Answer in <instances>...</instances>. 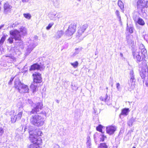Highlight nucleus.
<instances>
[{
  "label": "nucleus",
  "mask_w": 148,
  "mask_h": 148,
  "mask_svg": "<svg viewBox=\"0 0 148 148\" xmlns=\"http://www.w3.org/2000/svg\"><path fill=\"white\" fill-rule=\"evenodd\" d=\"M30 121L33 125L38 127H40L44 124L45 119L41 116L36 115L32 116L30 119Z\"/></svg>",
  "instance_id": "nucleus-1"
},
{
  "label": "nucleus",
  "mask_w": 148,
  "mask_h": 148,
  "mask_svg": "<svg viewBox=\"0 0 148 148\" xmlns=\"http://www.w3.org/2000/svg\"><path fill=\"white\" fill-rule=\"evenodd\" d=\"M14 86L20 93H27L28 92L29 90L28 86L22 83L18 78L15 80Z\"/></svg>",
  "instance_id": "nucleus-2"
},
{
  "label": "nucleus",
  "mask_w": 148,
  "mask_h": 148,
  "mask_svg": "<svg viewBox=\"0 0 148 148\" xmlns=\"http://www.w3.org/2000/svg\"><path fill=\"white\" fill-rule=\"evenodd\" d=\"M34 134H32V131H29L30 134V140L33 143V144L39 145L42 143L41 139L40 138H37V136L40 135L41 132L38 131L37 130H35Z\"/></svg>",
  "instance_id": "nucleus-3"
},
{
  "label": "nucleus",
  "mask_w": 148,
  "mask_h": 148,
  "mask_svg": "<svg viewBox=\"0 0 148 148\" xmlns=\"http://www.w3.org/2000/svg\"><path fill=\"white\" fill-rule=\"evenodd\" d=\"M24 103H18V106H19V108H20L21 109L18 110L17 114H15L14 116L11 117V121L12 123H14L17 120H19L21 119L23 114V108L24 106Z\"/></svg>",
  "instance_id": "nucleus-4"
},
{
  "label": "nucleus",
  "mask_w": 148,
  "mask_h": 148,
  "mask_svg": "<svg viewBox=\"0 0 148 148\" xmlns=\"http://www.w3.org/2000/svg\"><path fill=\"white\" fill-rule=\"evenodd\" d=\"M88 27V25L85 24L81 26L78 29L76 36V38L78 39V42L82 41L85 37L84 33Z\"/></svg>",
  "instance_id": "nucleus-5"
},
{
  "label": "nucleus",
  "mask_w": 148,
  "mask_h": 148,
  "mask_svg": "<svg viewBox=\"0 0 148 148\" xmlns=\"http://www.w3.org/2000/svg\"><path fill=\"white\" fill-rule=\"evenodd\" d=\"M10 35L13 36L14 39L16 40H19L20 42H17V45L21 47L23 46V42L21 40V36L20 34V32L17 30H11L10 32Z\"/></svg>",
  "instance_id": "nucleus-6"
},
{
  "label": "nucleus",
  "mask_w": 148,
  "mask_h": 148,
  "mask_svg": "<svg viewBox=\"0 0 148 148\" xmlns=\"http://www.w3.org/2000/svg\"><path fill=\"white\" fill-rule=\"evenodd\" d=\"M137 7L140 11H143V10L144 8L148 7V1L145 0H138L137 2Z\"/></svg>",
  "instance_id": "nucleus-7"
},
{
  "label": "nucleus",
  "mask_w": 148,
  "mask_h": 148,
  "mask_svg": "<svg viewBox=\"0 0 148 148\" xmlns=\"http://www.w3.org/2000/svg\"><path fill=\"white\" fill-rule=\"evenodd\" d=\"M32 106L33 107V109L30 113L31 114H34L41 110L43 108V105L42 102H38L35 104L33 103Z\"/></svg>",
  "instance_id": "nucleus-8"
},
{
  "label": "nucleus",
  "mask_w": 148,
  "mask_h": 148,
  "mask_svg": "<svg viewBox=\"0 0 148 148\" xmlns=\"http://www.w3.org/2000/svg\"><path fill=\"white\" fill-rule=\"evenodd\" d=\"M76 26L74 24H71L69 26L68 28L65 32L66 34L68 36L72 35L75 32Z\"/></svg>",
  "instance_id": "nucleus-9"
},
{
  "label": "nucleus",
  "mask_w": 148,
  "mask_h": 148,
  "mask_svg": "<svg viewBox=\"0 0 148 148\" xmlns=\"http://www.w3.org/2000/svg\"><path fill=\"white\" fill-rule=\"evenodd\" d=\"M133 55L134 58L136 59L137 61L139 62L141 61L146 56L141 54V52L137 51L133 52Z\"/></svg>",
  "instance_id": "nucleus-10"
},
{
  "label": "nucleus",
  "mask_w": 148,
  "mask_h": 148,
  "mask_svg": "<svg viewBox=\"0 0 148 148\" xmlns=\"http://www.w3.org/2000/svg\"><path fill=\"white\" fill-rule=\"evenodd\" d=\"M140 75L143 79H144L146 76L148 75V69L147 65L145 64L142 66V69L140 73Z\"/></svg>",
  "instance_id": "nucleus-11"
},
{
  "label": "nucleus",
  "mask_w": 148,
  "mask_h": 148,
  "mask_svg": "<svg viewBox=\"0 0 148 148\" xmlns=\"http://www.w3.org/2000/svg\"><path fill=\"white\" fill-rule=\"evenodd\" d=\"M33 75L34 78V82L39 83L42 82V77L40 74L35 72L33 74Z\"/></svg>",
  "instance_id": "nucleus-12"
},
{
  "label": "nucleus",
  "mask_w": 148,
  "mask_h": 148,
  "mask_svg": "<svg viewBox=\"0 0 148 148\" xmlns=\"http://www.w3.org/2000/svg\"><path fill=\"white\" fill-rule=\"evenodd\" d=\"M116 127L115 126L112 125L108 126L106 127V132L110 135L113 134L116 131Z\"/></svg>",
  "instance_id": "nucleus-13"
},
{
  "label": "nucleus",
  "mask_w": 148,
  "mask_h": 148,
  "mask_svg": "<svg viewBox=\"0 0 148 148\" xmlns=\"http://www.w3.org/2000/svg\"><path fill=\"white\" fill-rule=\"evenodd\" d=\"M49 16L50 19L53 21L56 20V18H59L60 17L59 14L55 11L51 12L49 14Z\"/></svg>",
  "instance_id": "nucleus-14"
},
{
  "label": "nucleus",
  "mask_w": 148,
  "mask_h": 148,
  "mask_svg": "<svg viewBox=\"0 0 148 148\" xmlns=\"http://www.w3.org/2000/svg\"><path fill=\"white\" fill-rule=\"evenodd\" d=\"M4 12L6 14L10 12L11 10L12 7L8 2H6L4 5Z\"/></svg>",
  "instance_id": "nucleus-15"
},
{
  "label": "nucleus",
  "mask_w": 148,
  "mask_h": 148,
  "mask_svg": "<svg viewBox=\"0 0 148 148\" xmlns=\"http://www.w3.org/2000/svg\"><path fill=\"white\" fill-rule=\"evenodd\" d=\"M129 87L128 88V90L131 91L134 90L135 86V79H130L129 82Z\"/></svg>",
  "instance_id": "nucleus-16"
},
{
  "label": "nucleus",
  "mask_w": 148,
  "mask_h": 148,
  "mask_svg": "<svg viewBox=\"0 0 148 148\" xmlns=\"http://www.w3.org/2000/svg\"><path fill=\"white\" fill-rule=\"evenodd\" d=\"M31 44L28 46L26 50L25 54L26 55H29L32 51L34 48L36 46L33 43H30Z\"/></svg>",
  "instance_id": "nucleus-17"
},
{
  "label": "nucleus",
  "mask_w": 148,
  "mask_h": 148,
  "mask_svg": "<svg viewBox=\"0 0 148 148\" xmlns=\"http://www.w3.org/2000/svg\"><path fill=\"white\" fill-rule=\"evenodd\" d=\"M103 126L101 125H99L98 126L96 127V130L97 131L101 132L102 134H101V137L100 138V140L103 141L104 140V138H106V136H105L102 132V128Z\"/></svg>",
  "instance_id": "nucleus-18"
},
{
  "label": "nucleus",
  "mask_w": 148,
  "mask_h": 148,
  "mask_svg": "<svg viewBox=\"0 0 148 148\" xmlns=\"http://www.w3.org/2000/svg\"><path fill=\"white\" fill-rule=\"evenodd\" d=\"M100 99L103 101H104L106 102L107 104L108 105L111 104L112 101L110 99V97H108L107 94L105 98H103V97H99Z\"/></svg>",
  "instance_id": "nucleus-19"
},
{
  "label": "nucleus",
  "mask_w": 148,
  "mask_h": 148,
  "mask_svg": "<svg viewBox=\"0 0 148 148\" xmlns=\"http://www.w3.org/2000/svg\"><path fill=\"white\" fill-rule=\"evenodd\" d=\"M139 51L141 52V54L143 55H146L147 54V51L145 48L144 45L143 44H140L139 45Z\"/></svg>",
  "instance_id": "nucleus-20"
},
{
  "label": "nucleus",
  "mask_w": 148,
  "mask_h": 148,
  "mask_svg": "<svg viewBox=\"0 0 148 148\" xmlns=\"http://www.w3.org/2000/svg\"><path fill=\"white\" fill-rule=\"evenodd\" d=\"M64 33V31L62 30L58 31L55 35V37L57 39H59L63 35Z\"/></svg>",
  "instance_id": "nucleus-21"
},
{
  "label": "nucleus",
  "mask_w": 148,
  "mask_h": 148,
  "mask_svg": "<svg viewBox=\"0 0 148 148\" xmlns=\"http://www.w3.org/2000/svg\"><path fill=\"white\" fill-rule=\"evenodd\" d=\"M38 83L35 82L34 81L32 83L30 86V88L32 89L33 92H36L37 87V84Z\"/></svg>",
  "instance_id": "nucleus-22"
},
{
  "label": "nucleus",
  "mask_w": 148,
  "mask_h": 148,
  "mask_svg": "<svg viewBox=\"0 0 148 148\" xmlns=\"http://www.w3.org/2000/svg\"><path fill=\"white\" fill-rule=\"evenodd\" d=\"M129 112V108H124L122 110L121 112L120 115V117L121 118L122 115L124 116L127 115L128 114Z\"/></svg>",
  "instance_id": "nucleus-23"
},
{
  "label": "nucleus",
  "mask_w": 148,
  "mask_h": 148,
  "mask_svg": "<svg viewBox=\"0 0 148 148\" xmlns=\"http://www.w3.org/2000/svg\"><path fill=\"white\" fill-rule=\"evenodd\" d=\"M40 67V66L38 64H34L31 66V68L29 69V70L31 71L36 69L39 70Z\"/></svg>",
  "instance_id": "nucleus-24"
},
{
  "label": "nucleus",
  "mask_w": 148,
  "mask_h": 148,
  "mask_svg": "<svg viewBox=\"0 0 148 148\" xmlns=\"http://www.w3.org/2000/svg\"><path fill=\"white\" fill-rule=\"evenodd\" d=\"M132 36L129 35H127L126 36V41L129 45H130L133 42L132 40Z\"/></svg>",
  "instance_id": "nucleus-25"
},
{
  "label": "nucleus",
  "mask_w": 148,
  "mask_h": 148,
  "mask_svg": "<svg viewBox=\"0 0 148 148\" xmlns=\"http://www.w3.org/2000/svg\"><path fill=\"white\" fill-rule=\"evenodd\" d=\"M20 31L22 34L25 36L27 34V30L26 28L23 27H21L20 28Z\"/></svg>",
  "instance_id": "nucleus-26"
},
{
  "label": "nucleus",
  "mask_w": 148,
  "mask_h": 148,
  "mask_svg": "<svg viewBox=\"0 0 148 148\" xmlns=\"http://www.w3.org/2000/svg\"><path fill=\"white\" fill-rule=\"evenodd\" d=\"M7 35H3L0 40V47H1L5 40Z\"/></svg>",
  "instance_id": "nucleus-27"
},
{
  "label": "nucleus",
  "mask_w": 148,
  "mask_h": 148,
  "mask_svg": "<svg viewBox=\"0 0 148 148\" xmlns=\"http://www.w3.org/2000/svg\"><path fill=\"white\" fill-rule=\"evenodd\" d=\"M138 23L141 25H143L145 24V23L143 19L141 18H138L137 21Z\"/></svg>",
  "instance_id": "nucleus-28"
},
{
  "label": "nucleus",
  "mask_w": 148,
  "mask_h": 148,
  "mask_svg": "<svg viewBox=\"0 0 148 148\" xmlns=\"http://www.w3.org/2000/svg\"><path fill=\"white\" fill-rule=\"evenodd\" d=\"M118 4L121 9L122 10H123L124 8V5L123 2L121 1H119L118 2Z\"/></svg>",
  "instance_id": "nucleus-29"
},
{
  "label": "nucleus",
  "mask_w": 148,
  "mask_h": 148,
  "mask_svg": "<svg viewBox=\"0 0 148 148\" xmlns=\"http://www.w3.org/2000/svg\"><path fill=\"white\" fill-rule=\"evenodd\" d=\"M23 16L26 18L30 19L32 17L31 15L29 13L24 14Z\"/></svg>",
  "instance_id": "nucleus-30"
},
{
  "label": "nucleus",
  "mask_w": 148,
  "mask_h": 148,
  "mask_svg": "<svg viewBox=\"0 0 148 148\" xmlns=\"http://www.w3.org/2000/svg\"><path fill=\"white\" fill-rule=\"evenodd\" d=\"M70 64L74 68H77L79 64L78 62L77 61L73 63L71 62L70 63Z\"/></svg>",
  "instance_id": "nucleus-31"
},
{
  "label": "nucleus",
  "mask_w": 148,
  "mask_h": 148,
  "mask_svg": "<svg viewBox=\"0 0 148 148\" xmlns=\"http://www.w3.org/2000/svg\"><path fill=\"white\" fill-rule=\"evenodd\" d=\"M53 2L54 5L56 7H57L60 4L59 0H53Z\"/></svg>",
  "instance_id": "nucleus-32"
},
{
  "label": "nucleus",
  "mask_w": 148,
  "mask_h": 148,
  "mask_svg": "<svg viewBox=\"0 0 148 148\" xmlns=\"http://www.w3.org/2000/svg\"><path fill=\"white\" fill-rule=\"evenodd\" d=\"M128 24H127V29H129V32L130 33H132L133 32V28L132 25H131L129 27H128Z\"/></svg>",
  "instance_id": "nucleus-33"
},
{
  "label": "nucleus",
  "mask_w": 148,
  "mask_h": 148,
  "mask_svg": "<svg viewBox=\"0 0 148 148\" xmlns=\"http://www.w3.org/2000/svg\"><path fill=\"white\" fill-rule=\"evenodd\" d=\"M87 145L89 147L91 145V143L90 141V138L89 136H88L87 138Z\"/></svg>",
  "instance_id": "nucleus-34"
},
{
  "label": "nucleus",
  "mask_w": 148,
  "mask_h": 148,
  "mask_svg": "<svg viewBox=\"0 0 148 148\" xmlns=\"http://www.w3.org/2000/svg\"><path fill=\"white\" fill-rule=\"evenodd\" d=\"M38 145L35 144H32L29 146V148H41Z\"/></svg>",
  "instance_id": "nucleus-35"
},
{
  "label": "nucleus",
  "mask_w": 148,
  "mask_h": 148,
  "mask_svg": "<svg viewBox=\"0 0 148 148\" xmlns=\"http://www.w3.org/2000/svg\"><path fill=\"white\" fill-rule=\"evenodd\" d=\"M116 88L118 91H121V87L120 84L119 83L116 84Z\"/></svg>",
  "instance_id": "nucleus-36"
},
{
  "label": "nucleus",
  "mask_w": 148,
  "mask_h": 148,
  "mask_svg": "<svg viewBox=\"0 0 148 148\" xmlns=\"http://www.w3.org/2000/svg\"><path fill=\"white\" fill-rule=\"evenodd\" d=\"M130 79H135L134 75V72L133 70H131L130 71Z\"/></svg>",
  "instance_id": "nucleus-37"
},
{
  "label": "nucleus",
  "mask_w": 148,
  "mask_h": 148,
  "mask_svg": "<svg viewBox=\"0 0 148 148\" xmlns=\"http://www.w3.org/2000/svg\"><path fill=\"white\" fill-rule=\"evenodd\" d=\"M54 23H51L49 24L48 26L46 27V29L47 30H49L52 27V25H53Z\"/></svg>",
  "instance_id": "nucleus-38"
},
{
  "label": "nucleus",
  "mask_w": 148,
  "mask_h": 148,
  "mask_svg": "<svg viewBox=\"0 0 148 148\" xmlns=\"http://www.w3.org/2000/svg\"><path fill=\"white\" fill-rule=\"evenodd\" d=\"M107 147L105 144H100L98 148H107Z\"/></svg>",
  "instance_id": "nucleus-39"
},
{
  "label": "nucleus",
  "mask_w": 148,
  "mask_h": 148,
  "mask_svg": "<svg viewBox=\"0 0 148 148\" xmlns=\"http://www.w3.org/2000/svg\"><path fill=\"white\" fill-rule=\"evenodd\" d=\"M80 51V50L78 49H75V51L73 54L74 56H75L78 54Z\"/></svg>",
  "instance_id": "nucleus-40"
},
{
  "label": "nucleus",
  "mask_w": 148,
  "mask_h": 148,
  "mask_svg": "<svg viewBox=\"0 0 148 148\" xmlns=\"http://www.w3.org/2000/svg\"><path fill=\"white\" fill-rule=\"evenodd\" d=\"M116 15L117 16L118 18L120 19L121 16L120 15V12L118 10H116L115 12Z\"/></svg>",
  "instance_id": "nucleus-41"
},
{
  "label": "nucleus",
  "mask_w": 148,
  "mask_h": 148,
  "mask_svg": "<svg viewBox=\"0 0 148 148\" xmlns=\"http://www.w3.org/2000/svg\"><path fill=\"white\" fill-rule=\"evenodd\" d=\"M12 36L13 37V36ZM13 38H9L8 39V41L9 42V43H12L13 42Z\"/></svg>",
  "instance_id": "nucleus-42"
},
{
  "label": "nucleus",
  "mask_w": 148,
  "mask_h": 148,
  "mask_svg": "<svg viewBox=\"0 0 148 148\" xmlns=\"http://www.w3.org/2000/svg\"><path fill=\"white\" fill-rule=\"evenodd\" d=\"M18 25H19V23L17 22H15V23H13L12 25V27H14L16 26H17Z\"/></svg>",
  "instance_id": "nucleus-43"
},
{
  "label": "nucleus",
  "mask_w": 148,
  "mask_h": 148,
  "mask_svg": "<svg viewBox=\"0 0 148 148\" xmlns=\"http://www.w3.org/2000/svg\"><path fill=\"white\" fill-rule=\"evenodd\" d=\"M73 86L72 89L73 90H76L78 89V87H77V85H74V86L73 85H72Z\"/></svg>",
  "instance_id": "nucleus-44"
},
{
  "label": "nucleus",
  "mask_w": 148,
  "mask_h": 148,
  "mask_svg": "<svg viewBox=\"0 0 148 148\" xmlns=\"http://www.w3.org/2000/svg\"><path fill=\"white\" fill-rule=\"evenodd\" d=\"M4 148H13V146L11 145H8L5 147Z\"/></svg>",
  "instance_id": "nucleus-45"
},
{
  "label": "nucleus",
  "mask_w": 148,
  "mask_h": 148,
  "mask_svg": "<svg viewBox=\"0 0 148 148\" xmlns=\"http://www.w3.org/2000/svg\"><path fill=\"white\" fill-rule=\"evenodd\" d=\"M27 103H28L29 104L31 105L32 106L33 104V102L32 100L29 99H27Z\"/></svg>",
  "instance_id": "nucleus-46"
},
{
  "label": "nucleus",
  "mask_w": 148,
  "mask_h": 148,
  "mask_svg": "<svg viewBox=\"0 0 148 148\" xmlns=\"http://www.w3.org/2000/svg\"><path fill=\"white\" fill-rule=\"evenodd\" d=\"M3 132V129L1 127H0V136L2 135Z\"/></svg>",
  "instance_id": "nucleus-47"
},
{
  "label": "nucleus",
  "mask_w": 148,
  "mask_h": 148,
  "mask_svg": "<svg viewBox=\"0 0 148 148\" xmlns=\"http://www.w3.org/2000/svg\"><path fill=\"white\" fill-rule=\"evenodd\" d=\"M14 79V77H11V79L9 82V84H11V83L13 81V79Z\"/></svg>",
  "instance_id": "nucleus-48"
},
{
  "label": "nucleus",
  "mask_w": 148,
  "mask_h": 148,
  "mask_svg": "<svg viewBox=\"0 0 148 148\" xmlns=\"http://www.w3.org/2000/svg\"><path fill=\"white\" fill-rule=\"evenodd\" d=\"M53 148H61L58 145H55L54 146Z\"/></svg>",
  "instance_id": "nucleus-49"
},
{
  "label": "nucleus",
  "mask_w": 148,
  "mask_h": 148,
  "mask_svg": "<svg viewBox=\"0 0 148 148\" xmlns=\"http://www.w3.org/2000/svg\"><path fill=\"white\" fill-rule=\"evenodd\" d=\"M22 0V1L23 3H27V2H28L29 1V0Z\"/></svg>",
  "instance_id": "nucleus-50"
},
{
  "label": "nucleus",
  "mask_w": 148,
  "mask_h": 148,
  "mask_svg": "<svg viewBox=\"0 0 148 148\" xmlns=\"http://www.w3.org/2000/svg\"><path fill=\"white\" fill-rule=\"evenodd\" d=\"M97 133H96L94 135V138H96V137H97Z\"/></svg>",
  "instance_id": "nucleus-51"
},
{
  "label": "nucleus",
  "mask_w": 148,
  "mask_h": 148,
  "mask_svg": "<svg viewBox=\"0 0 148 148\" xmlns=\"http://www.w3.org/2000/svg\"><path fill=\"white\" fill-rule=\"evenodd\" d=\"M34 39L35 40H37V39H38V37H37V36H34Z\"/></svg>",
  "instance_id": "nucleus-52"
},
{
  "label": "nucleus",
  "mask_w": 148,
  "mask_h": 148,
  "mask_svg": "<svg viewBox=\"0 0 148 148\" xmlns=\"http://www.w3.org/2000/svg\"><path fill=\"white\" fill-rule=\"evenodd\" d=\"M4 26V25H3L0 26V29H1V28H3Z\"/></svg>",
  "instance_id": "nucleus-53"
},
{
  "label": "nucleus",
  "mask_w": 148,
  "mask_h": 148,
  "mask_svg": "<svg viewBox=\"0 0 148 148\" xmlns=\"http://www.w3.org/2000/svg\"><path fill=\"white\" fill-rule=\"evenodd\" d=\"M120 55H121V56H123V54L122 53H121L120 54Z\"/></svg>",
  "instance_id": "nucleus-54"
},
{
  "label": "nucleus",
  "mask_w": 148,
  "mask_h": 148,
  "mask_svg": "<svg viewBox=\"0 0 148 148\" xmlns=\"http://www.w3.org/2000/svg\"><path fill=\"white\" fill-rule=\"evenodd\" d=\"M133 148H136V147L134 146L133 147Z\"/></svg>",
  "instance_id": "nucleus-55"
},
{
  "label": "nucleus",
  "mask_w": 148,
  "mask_h": 148,
  "mask_svg": "<svg viewBox=\"0 0 148 148\" xmlns=\"http://www.w3.org/2000/svg\"><path fill=\"white\" fill-rule=\"evenodd\" d=\"M78 1H80L81 0H77Z\"/></svg>",
  "instance_id": "nucleus-56"
},
{
  "label": "nucleus",
  "mask_w": 148,
  "mask_h": 148,
  "mask_svg": "<svg viewBox=\"0 0 148 148\" xmlns=\"http://www.w3.org/2000/svg\"><path fill=\"white\" fill-rule=\"evenodd\" d=\"M25 129H26V128H25V129H24V131H25Z\"/></svg>",
  "instance_id": "nucleus-57"
},
{
  "label": "nucleus",
  "mask_w": 148,
  "mask_h": 148,
  "mask_svg": "<svg viewBox=\"0 0 148 148\" xmlns=\"http://www.w3.org/2000/svg\"><path fill=\"white\" fill-rule=\"evenodd\" d=\"M12 112L13 113L14 112V111H12Z\"/></svg>",
  "instance_id": "nucleus-58"
},
{
  "label": "nucleus",
  "mask_w": 148,
  "mask_h": 148,
  "mask_svg": "<svg viewBox=\"0 0 148 148\" xmlns=\"http://www.w3.org/2000/svg\"><path fill=\"white\" fill-rule=\"evenodd\" d=\"M147 86H148V85H147Z\"/></svg>",
  "instance_id": "nucleus-59"
}]
</instances>
